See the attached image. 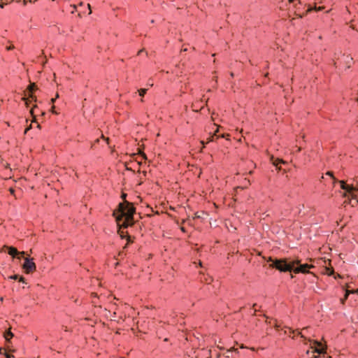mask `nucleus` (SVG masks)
Returning <instances> with one entry per match:
<instances>
[{
	"instance_id": "20e7f679",
	"label": "nucleus",
	"mask_w": 358,
	"mask_h": 358,
	"mask_svg": "<svg viewBox=\"0 0 358 358\" xmlns=\"http://www.w3.org/2000/svg\"><path fill=\"white\" fill-rule=\"evenodd\" d=\"M23 268L27 273H32L36 270V264L33 262V259L26 257L23 264Z\"/></svg>"
},
{
	"instance_id": "bb28decb",
	"label": "nucleus",
	"mask_w": 358,
	"mask_h": 358,
	"mask_svg": "<svg viewBox=\"0 0 358 358\" xmlns=\"http://www.w3.org/2000/svg\"><path fill=\"white\" fill-rule=\"evenodd\" d=\"M5 4H6V3H1V4H0V7H1V8H3L4 7V5H5Z\"/></svg>"
},
{
	"instance_id": "423d86ee",
	"label": "nucleus",
	"mask_w": 358,
	"mask_h": 358,
	"mask_svg": "<svg viewBox=\"0 0 358 358\" xmlns=\"http://www.w3.org/2000/svg\"><path fill=\"white\" fill-rule=\"evenodd\" d=\"M314 344L317 345V347H316L315 349L314 350V352H317L318 354H322L324 352V349L322 348H320V343H319L317 341H315Z\"/></svg>"
},
{
	"instance_id": "4be33fe9",
	"label": "nucleus",
	"mask_w": 358,
	"mask_h": 358,
	"mask_svg": "<svg viewBox=\"0 0 358 358\" xmlns=\"http://www.w3.org/2000/svg\"><path fill=\"white\" fill-rule=\"evenodd\" d=\"M298 334H299V335H301V336L302 338H304V336H303V335L302 331H301V332H298Z\"/></svg>"
},
{
	"instance_id": "c756f323",
	"label": "nucleus",
	"mask_w": 358,
	"mask_h": 358,
	"mask_svg": "<svg viewBox=\"0 0 358 358\" xmlns=\"http://www.w3.org/2000/svg\"><path fill=\"white\" fill-rule=\"evenodd\" d=\"M294 0H288L289 3H293V2H294Z\"/></svg>"
},
{
	"instance_id": "f257e3e1",
	"label": "nucleus",
	"mask_w": 358,
	"mask_h": 358,
	"mask_svg": "<svg viewBox=\"0 0 358 358\" xmlns=\"http://www.w3.org/2000/svg\"><path fill=\"white\" fill-rule=\"evenodd\" d=\"M268 262H271L270 267L274 268L280 272L293 271L294 273H309V269L314 268V266L308 264H301V260L294 259L289 261V259H273L269 257Z\"/></svg>"
},
{
	"instance_id": "c9c22d12",
	"label": "nucleus",
	"mask_w": 358,
	"mask_h": 358,
	"mask_svg": "<svg viewBox=\"0 0 358 358\" xmlns=\"http://www.w3.org/2000/svg\"><path fill=\"white\" fill-rule=\"evenodd\" d=\"M181 230H182V231H185V229H184V227H182V228H181Z\"/></svg>"
},
{
	"instance_id": "473e14b6",
	"label": "nucleus",
	"mask_w": 358,
	"mask_h": 358,
	"mask_svg": "<svg viewBox=\"0 0 358 358\" xmlns=\"http://www.w3.org/2000/svg\"><path fill=\"white\" fill-rule=\"evenodd\" d=\"M30 90L31 92H32V91L34 90L31 86H30V90Z\"/></svg>"
},
{
	"instance_id": "6ab92c4d",
	"label": "nucleus",
	"mask_w": 358,
	"mask_h": 358,
	"mask_svg": "<svg viewBox=\"0 0 358 358\" xmlns=\"http://www.w3.org/2000/svg\"><path fill=\"white\" fill-rule=\"evenodd\" d=\"M14 48V46L13 45H10V46H8L6 48V50H13Z\"/></svg>"
},
{
	"instance_id": "58836bf2",
	"label": "nucleus",
	"mask_w": 358,
	"mask_h": 358,
	"mask_svg": "<svg viewBox=\"0 0 358 358\" xmlns=\"http://www.w3.org/2000/svg\"><path fill=\"white\" fill-rule=\"evenodd\" d=\"M28 130H29V128H27L25 130V132H27Z\"/></svg>"
},
{
	"instance_id": "2eb2a0df",
	"label": "nucleus",
	"mask_w": 358,
	"mask_h": 358,
	"mask_svg": "<svg viewBox=\"0 0 358 358\" xmlns=\"http://www.w3.org/2000/svg\"><path fill=\"white\" fill-rule=\"evenodd\" d=\"M5 353H6L5 349L3 348H0V355H4Z\"/></svg>"
},
{
	"instance_id": "9d476101",
	"label": "nucleus",
	"mask_w": 358,
	"mask_h": 358,
	"mask_svg": "<svg viewBox=\"0 0 358 358\" xmlns=\"http://www.w3.org/2000/svg\"><path fill=\"white\" fill-rule=\"evenodd\" d=\"M9 279H13V280H17L19 279V280L20 282H25L24 281V278L22 277V276H19L18 275H10L8 277Z\"/></svg>"
},
{
	"instance_id": "4c0bfd02",
	"label": "nucleus",
	"mask_w": 358,
	"mask_h": 358,
	"mask_svg": "<svg viewBox=\"0 0 358 358\" xmlns=\"http://www.w3.org/2000/svg\"><path fill=\"white\" fill-rule=\"evenodd\" d=\"M55 99H51L52 102H54V101H55Z\"/></svg>"
},
{
	"instance_id": "39448f33",
	"label": "nucleus",
	"mask_w": 358,
	"mask_h": 358,
	"mask_svg": "<svg viewBox=\"0 0 358 358\" xmlns=\"http://www.w3.org/2000/svg\"><path fill=\"white\" fill-rule=\"evenodd\" d=\"M6 248L8 249V253L13 257L17 255H21V256L24 255V252H19L13 246H6Z\"/></svg>"
},
{
	"instance_id": "c85d7f7f",
	"label": "nucleus",
	"mask_w": 358,
	"mask_h": 358,
	"mask_svg": "<svg viewBox=\"0 0 358 358\" xmlns=\"http://www.w3.org/2000/svg\"><path fill=\"white\" fill-rule=\"evenodd\" d=\"M10 193L13 194L14 193V189H10Z\"/></svg>"
},
{
	"instance_id": "1a4fd4ad",
	"label": "nucleus",
	"mask_w": 358,
	"mask_h": 358,
	"mask_svg": "<svg viewBox=\"0 0 358 358\" xmlns=\"http://www.w3.org/2000/svg\"><path fill=\"white\" fill-rule=\"evenodd\" d=\"M271 160L273 164L276 167H278L279 164L285 163V162L282 159H280L278 158L274 159L273 157H272Z\"/></svg>"
},
{
	"instance_id": "f8f14e48",
	"label": "nucleus",
	"mask_w": 358,
	"mask_h": 358,
	"mask_svg": "<svg viewBox=\"0 0 358 358\" xmlns=\"http://www.w3.org/2000/svg\"><path fill=\"white\" fill-rule=\"evenodd\" d=\"M147 90L144 88L138 90V93L141 96H143L145 94Z\"/></svg>"
},
{
	"instance_id": "f704fd0d",
	"label": "nucleus",
	"mask_w": 358,
	"mask_h": 358,
	"mask_svg": "<svg viewBox=\"0 0 358 358\" xmlns=\"http://www.w3.org/2000/svg\"><path fill=\"white\" fill-rule=\"evenodd\" d=\"M122 254H123V252H120L119 253V255H122Z\"/></svg>"
},
{
	"instance_id": "f03ea898",
	"label": "nucleus",
	"mask_w": 358,
	"mask_h": 358,
	"mask_svg": "<svg viewBox=\"0 0 358 358\" xmlns=\"http://www.w3.org/2000/svg\"><path fill=\"white\" fill-rule=\"evenodd\" d=\"M135 213V207L126 201L119 203L118 208L113 212V216L115 217L119 226L121 225L123 228H127L134 224V215Z\"/></svg>"
},
{
	"instance_id": "0eeeda50",
	"label": "nucleus",
	"mask_w": 358,
	"mask_h": 358,
	"mask_svg": "<svg viewBox=\"0 0 358 358\" xmlns=\"http://www.w3.org/2000/svg\"><path fill=\"white\" fill-rule=\"evenodd\" d=\"M119 234H120V236L122 238H127V243L126 244V245L124 247V248H125L127 245V244H129L130 242H131V237L128 235H125L124 231H119Z\"/></svg>"
},
{
	"instance_id": "2f4dec72",
	"label": "nucleus",
	"mask_w": 358,
	"mask_h": 358,
	"mask_svg": "<svg viewBox=\"0 0 358 358\" xmlns=\"http://www.w3.org/2000/svg\"><path fill=\"white\" fill-rule=\"evenodd\" d=\"M30 98L31 99V101L34 99V97L32 95L30 96Z\"/></svg>"
},
{
	"instance_id": "9b49d317",
	"label": "nucleus",
	"mask_w": 358,
	"mask_h": 358,
	"mask_svg": "<svg viewBox=\"0 0 358 358\" xmlns=\"http://www.w3.org/2000/svg\"><path fill=\"white\" fill-rule=\"evenodd\" d=\"M323 9H324L323 6H319V7L315 6L314 8H313L310 6H309V8L307 10V13H309L313 10H315L316 11H320V10H322Z\"/></svg>"
},
{
	"instance_id": "cd10ccee",
	"label": "nucleus",
	"mask_w": 358,
	"mask_h": 358,
	"mask_svg": "<svg viewBox=\"0 0 358 358\" xmlns=\"http://www.w3.org/2000/svg\"><path fill=\"white\" fill-rule=\"evenodd\" d=\"M30 113H31V115H34V108L31 109Z\"/></svg>"
},
{
	"instance_id": "e433bc0d",
	"label": "nucleus",
	"mask_w": 358,
	"mask_h": 358,
	"mask_svg": "<svg viewBox=\"0 0 358 358\" xmlns=\"http://www.w3.org/2000/svg\"><path fill=\"white\" fill-rule=\"evenodd\" d=\"M148 85L149 86H152V85H153V84H150V83H148Z\"/></svg>"
},
{
	"instance_id": "72a5a7b5",
	"label": "nucleus",
	"mask_w": 358,
	"mask_h": 358,
	"mask_svg": "<svg viewBox=\"0 0 358 358\" xmlns=\"http://www.w3.org/2000/svg\"><path fill=\"white\" fill-rule=\"evenodd\" d=\"M318 357L317 356H313L312 357L310 358H317Z\"/></svg>"
},
{
	"instance_id": "6e6552de",
	"label": "nucleus",
	"mask_w": 358,
	"mask_h": 358,
	"mask_svg": "<svg viewBox=\"0 0 358 358\" xmlns=\"http://www.w3.org/2000/svg\"><path fill=\"white\" fill-rule=\"evenodd\" d=\"M13 336V334L10 330H8L4 333V338L7 342H9Z\"/></svg>"
},
{
	"instance_id": "f3484780",
	"label": "nucleus",
	"mask_w": 358,
	"mask_h": 358,
	"mask_svg": "<svg viewBox=\"0 0 358 358\" xmlns=\"http://www.w3.org/2000/svg\"><path fill=\"white\" fill-rule=\"evenodd\" d=\"M4 356L6 357V358H12L13 357V356L9 355L8 353H5Z\"/></svg>"
},
{
	"instance_id": "a211bd4d",
	"label": "nucleus",
	"mask_w": 358,
	"mask_h": 358,
	"mask_svg": "<svg viewBox=\"0 0 358 358\" xmlns=\"http://www.w3.org/2000/svg\"><path fill=\"white\" fill-rule=\"evenodd\" d=\"M214 141V136H211L208 138V141H207V143L210 142V141Z\"/></svg>"
},
{
	"instance_id": "dca6fc26",
	"label": "nucleus",
	"mask_w": 358,
	"mask_h": 358,
	"mask_svg": "<svg viewBox=\"0 0 358 358\" xmlns=\"http://www.w3.org/2000/svg\"><path fill=\"white\" fill-rule=\"evenodd\" d=\"M205 280L207 284H209L211 281V278L209 277L208 278H205Z\"/></svg>"
},
{
	"instance_id": "a878e982",
	"label": "nucleus",
	"mask_w": 358,
	"mask_h": 358,
	"mask_svg": "<svg viewBox=\"0 0 358 358\" xmlns=\"http://www.w3.org/2000/svg\"><path fill=\"white\" fill-rule=\"evenodd\" d=\"M256 306V304H254L253 305V308H254V314L255 313V312L257 311V309L255 308V306Z\"/></svg>"
},
{
	"instance_id": "7c9ffc66",
	"label": "nucleus",
	"mask_w": 358,
	"mask_h": 358,
	"mask_svg": "<svg viewBox=\"0 0 358 358\" xmlns=\"http://www.w3.org/2000/svg\"><path fill=\"white\" fill-rule=\"evenodd\" d=\"M142 156H143V159H146V155H145V154H144V153H143V154L142 155Z\"/></svg>"
},
{
	"instance_id": "37998d69",
	"label": "nucleus",
	"mask_w": 358,
	"mask_h": 358,
	"mask_svg": "<svg viewBox=\"0 0 358 358\" xmlns=\"http://www.w3.org/2000/svg\"><path fill=\"white\" fill-rule=\"evenodd\" d=\"M298 1H299V3H300V1L299 0H298Z\"/></svg>"
},
{
	"instance_id": "aec40b11",
	"label": "nucleus",
	"mask_w": 358,
	"mask_h": 358,
	"mask_svg": "<svg viewBox=\"0 0 358 358\" xmlns=\"http://www.w3.org/2000/svg\"><path fill=\"white\" fill-rule=\"evenodd\" d=\"M275 329H276L277 330H280V325H278L277 323H275Z\"/></svg>"
},
{
	"instance_id": "a19ab883",
	"label": "nucleus",
	"mask_w": 358,
	"mask_h": 358,
	"mask_svg": "<svg viewBox=\"0 0 358 358\" xmlns=\"http://www.w3.org/2000/svg\"><path fill=\"white\" fill-rule=\"evenodd\" d=\"M28 130H29V128H27L25 130V132H27Z\"/></svg>"
},
{
	"instance_id": "79ce46f5",
	"label": "nucleus",
	"mask_w": 358,
	"mask_h": 358,
	"mask_svg": "<svg viewBox=\"0 0 358 358\" xmlns=\"http://www.w3.org/2000/svg\"><path fill=\"white\" fill-rule=\"evenodd\" d=\"M347 298H348V294H346L345 299H346Z\"/></svg>"
},
{
	"instance_id": "b1692460",
	"label": "nucleus",
	"mask_w": 358,
	"mask_h": 358,
	"mask_svg": "<svg viewBox=\"0 0 358 358\" xmlns=\"http://www.w3.org/2000/svg\"><path fill=\"white\" fill-rule=\"evenodd\" d=\"M201 143L203 145V148H204V147H205V143H204V141H201Z\"/></svg>"
},
{
	"instance_id": "ddd939ff",
	"label": "nucleus",
	"mask_w": 358,
	"mask_h": 358,
	"mask_svg": "<svg viewBox=\"0 0 358 358\" xmlns=\"http://www.w3.org/2000/svg\"><path fill=\"white\" fill-rule=\"evenodd\" d=\"M23 100L24 101V103L27 107H29V103L31 101L29 100V98H23Z\"/></svg>"
},
{
	"instance_id": "ea45409f",
	"label": "nucleus",
	"mask_w": 358,
	"mask_h": 358,
	"mask_svg": "<svg viewBox=\"0 0 358 358\" xmlns=\"http://www.w3.org/2000/svg\"><path fill=\"white\" fill-rule=\"evenodd\" d=\"M28 130H29V128H27L25 130V132H27Z\"/></svg>"
},
{
	"instance_id": "5701e85b",
	"label": "nucleus",
	"mask_w": 358,
	"mask_h": 358,
	"mask_svg": "<svg viewBox=\"0 0 358 358\" xmlns=\"http://www.w3.org/2000/svg\"><path fill=\"white\" fill-rule=\"evenodd\" d=\"M143 51H144V50H143H143H139V51L138 52V55L141 54V52H143Z\"/></svg>"
},
{
	"instance_id": "393cba45",
	"label": "nucleus",
	"mask_w": 358,
	"mask_h": 358,
	"mask_svg": "<svg viewBox=\"0 0 358 358\" xmlns=\"http://www.w3.org/2000/svg\"><path fill=\"white\" fill-rule=\"evenodd\" d=\"M126 196H127V195H126L125 194H122V199H124L126 198Z\"/></svg>"
},
{
	"instance_id": "4468645a",
	"label": "nucleus",
	"mask_w": 358,
	"mask_h": 358,
	"mask_svg": "<svg viewBox=\"0 0 358 358\" xmlns=\"http://www.w3.org/2000/svg\"><path fill=\"white\" fill-rule=\"evenodd\" d=\"M234 351L236 353H238V350H237V349L230 350H228V351L227 352V357H229V354H230V353H232Z\"/></svg>"
},
{
	"instance_id": "7ed1b4c3",
	"label": "nucleus",
	"mask_w": 358,
	"mask_h": 358,
	"mask_svg": "<svg viewBox=\"0 0 358 358\" xmlns=\"http://www.w3.org/2000/svg\"><path fill=\"white\" fill-rule=\"evenodd\" d=\"M326 176H328L332 180V182L334 185L336 182H339L341 185V188L345 191L344 196H345L347 194H349L352 199H356V195L355 194V192L357 191V189L355 187L352 185H348L345 182L344 180H337L331 171H327L325 173Z\"/></svg>"
},
{
	"instance_id": "412c9836",
	"label": "nucleus",
	"mask_w": 358,
	"mask_h": 358,
	"mask_svg": "<svg viewBox=\"0 0 358 358\" xmlns=\"http://www.w3.org/2000/svg\"><path fill=\"white\" fill-rule=\"evenodd\" d=\"M87 6H88V8H89V10H90V11H89V13H88V14H90V13H91V12H92V11H91V8H90V4H87Z\"/></svg>"
}]
</instances>
